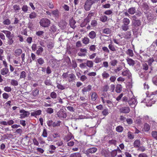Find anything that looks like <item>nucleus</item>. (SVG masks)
<instances>
[{
  "instance_id": "f257e3e1",
  "label": "nucleus",
  "mask_w": 157,
  "mask_h": 157,
  "mask_svg": "<svg viewBox=\"0 0 157 157\" xmlns=\"http://www.w3.org/2000/svg\"><path fill=\"white\" fill-rule=\"evenodd\" d=\"M25 54L24 53L21 55V57H18L13 59V65L15 67L21 66L23 64L25 63Z\"/></svg>"
},
{
  "instance_id": "c9c22d12",
  "label": "nucleus",
  "mask_w": 157,
  "mask_h": 157,
  "mask_svg": "<svg viewBox=\"0 0 157 157\" xmlns=\"http://www.w3.org/2000/svg\"><path fill=\"white\" fill-rule=\"evenodd\" d=\"M150 125L146 123L144 124V129L145 131H148L150 130Z\"/></svg>"
},
{
  "instance_id": "49530a36",
  "label": "nucleus",
  "mask_w": 157,
  "mask_h": 157,
  "mask_svg": "<svg viewBox=\"0 0 157 157\" xmlns=\"http://www.w3.org/2000/svg\"><path fill=\"white\" fill-rule=\"evenodd\" d=\"M90 19V18L87 17L84 19V21L82 24L83 25H86L89 22Z\"/></svg>"
},
{
  "instance_id": "dca6fc26",
  "label": "nucleus",
  "mask_w": 157,
  "mask_h": 157,
  "mask_svg": "<svg viewBox=\"0 0 157 157\" xmlns=\"http://www.w3.org/2000/svg\"><path fill=\"white\" fill-rule=\"evenodd\" d=\"M128 88H131L132 86V79L131 78V74L128 71Z\"/></svg>"
},
{
  "instance_id": "72a5a7b5",
  "label": "nucleus",
  "mask_w": 157,
  "mask_h": 157,
  "mask_svg": "<svg viewBox=\"0 0 157 157\" xmlns=\"http://www.w3.org/2000/svg\"><path fill=\"white\" fill-rule=\"evenodd\" d=\"M83 44H89L90 41L89 39L87 37H84L82 40Z\"/></svg>"
},
{
  "instance_id": "5701e85b",
  "label": "nucleus",
  "mask_w": 157,
  "mask_h": 157,
  "mask_svg": "<svg viewBox=\"0 0 157 157\" xmlns=\"http://www.w3.org/2000/svg\"><path fill=\"white\" fill-rule=\"evenodd\" d=\"M117 141L116 140L112 139L109 140L108 142L109 146H110L112 145H113L116 146L117 144Z\"/></svg>"
},
{
  "instance_id": "a19ab883",
  "label": "nucleus",
  "mask_w": 157,
  "mask_h": 157,
  "mask_svg": "<svg viewBox=\"0 0 157 157\" xmlns=\"http://www.w3.org/2000/svg\"><path fill=\"white\" fill-rule=\"evenodd\" d=\"M141 119L142 118L140 117L137 118L135 121V123L137 124L140 125L142 124Z\"/></svg>"
},
{
  "instance_id": "37998d69",
  "label": "nucleus",
  "mask_w": 157,
  "mask_h": 157,
  "mask_svg": "<svg viewBox=\"0 0 157 157\" xmlns=\"http://www.w3.org/2000/svg\"><path fill=\"white\" fill-rule=\"evenodd\" d=\"M37 16L36 13L35 12H32L29 15V17L32 19H34Z\"/></svg>"
},
{
  "instance_id": "de8ad7c7",
  "label": "nucleus",
  "mask_w": 157,
  "mask_h": 157,
  "mask_svg": "<svg viewBox=\"0 0 157 157\" xmlns=\"http://www.w3.org/2000/svg\"><path fill=\"white\" fill-rule=\"evenodd\" d=\"M151 135L155 139L157 140V132L156 131H152L151 133Z\"/></svg>"
},
{
  "instance_id": "13d9d810",
  "label": "nucleus",
  "mask_w": 157,
  "mask_h": 157,
  "mask_svg": "<svg viewBox=\"0 0 157 157\" xmlns=\"http://www.w3.org/2000/svg\"><path fill=\"white\" fill-rule=\"evenodd\" d=\"M116 130L118 132H121L123 131V128L121 126H119L116 128Z\"/></svg>"
},
{
  "instance_id": "6e6d98bb",
  "label": "nucleus",
  "mask_w": 157,
  "mask_h": 157,
  "mask_svg": "<svg viewBox=\"0 0 157 157\" xmlns=\"http://www.w3.org/2000/svg\"><path fill=\"white\" fill-rule=\"evenodd\" d=\"M111 30L109 28H105L103 31V33L107 34H109L111 33Z\"/></svg>"
},
{
  "instance_id": "e2e57ef3",
  "label": "nucleus",
  "mask_w": 157,
  "mask_h": 157,
  "mask_svg": "<svg viewBox=\"0 0 157 157\" xmlns=\"http://www.w3.org/2000/svg\"><path fill=\"white\" fill-rule=\"evenodd\" d=\"M109 89V86L108 85H104L102 88V91L104 92H106Z\"/></svg>"
},
{
  "instance_id": "c85d7f7f",
  "label": "nucleus",
  "mask_w": 157,
  "mask_h": 157,
  "mask_svg": "<svg viewBox=\"0 0 157 157\" xmlns=\"http://www.w3.org/2000/svg\"><path fill=\"white\" fill-rule=\"evenodd\" d=\"M109 76V74L106 71H104L102 74V76L103 79H107Z\"/></svg>"
},
{
  "instance_id": "39448f33",
  "label": "nucleus",
  "mask_w": 157,
  "mask_h": 157,
  "mask_svg": "<svg viewBox=\"0 0 157 157\" xmlns=\"http://www.w3.org/2000/svg\"><path fill=\"white\" fill-rule=\"evenodd\" d=\"M40 25L43 27H48L51 23L50 21L47 18H42L39 22Z\"/></svg>"
},
{
  "instance_id": "4be33fe9",
  "label": "nucleus",
  "mask_w": 157,
  "mask_h": 157,
  "mask_svg": "<svg viewBox=\"0 0 157 157\" xmlns=\"http://www.w3.org/2000/svg\"><path fill=\"white\" fill-rule=\"evenodd\" d=\"M96 33L94 31H92L90 32L88 36L91 39H93L96 37Z\"/></svg>"
},
{
  "instance_id": "680f3d73",
  "label": "nucleus",
  "mask_w": 157,
  "mask_h": 157,
  "mask_svg": "<svg viewBox=\"0 0 157 157\" xmlns=\"http://www.w3.org/2000/svg\"><path fill=\"white\" fill-rule=\"evenodd\" d=\"M104 14L106 15H110L113 13V10H108L104 12Z\"/></svg>"
},
{
  "instance_id": "5fc2aeb1",
  "label": "nucleus",
  "mask_w": 157,
  "mask_h": 157,
  "mask_svg": "<svg viewBox=\"0 0 157 157\" xmlns=\"http://www.w3.org/2000/svg\"><path fill=\"white\" fill-rule=\"evenodd\" d=\"M26 72L24 71H22L21 73L20 78V79H25L26 77Z\"/></svg>"
},
{
  "instance_id": "ddd939ff",
  "label": "nucleus",
  "mask_w": 157,
  "mask_h": 157,
  "mask_svg": "<svg viewBox=\"0 0 157 157\" xmlns=\"http://www.w3.org/2000/svg\"><path fill=\"white\" fill-rule=\"evenodd\" d=\"M142 14L140 12H136L135 15L133 16L132 18V20H139L140 17L142 16Z\"/></svg>"
},
{
  "instance_id": "20e7f679",
  "label": "nucleus",
  "mask_w": 157,
  "mask_h": 157,
  "mask_svg": "<svg viewBox=\"0 0 157 157\" xmlns=\"http://www.w3.org/2000/svg\"><path fill=\"white\" fill-rule=\"evenodd\" d=\"M151 95H154L153 98L149 101L147 104V106H151L152 104L155 103V102L157 101V90L151 93Z\"/></svg>"
},
{
  "instance_id": "1a4fd4ad",
  "label": "nucleus",
  "mask_w": 157,
  "mask_h": 157,
  "mask_svg": "<svg viewBox=\"0 0 157 157\" xmlns=\"http://www.w3.org/2000/svg\"><path fill=\"white\" fill-rule=\"evenodd\" d=\"M109 94L105 92H103L101 95V99L103 104H105V101L109 98Z\"/></svg>"
},
{
  "instance_id": "393cba45",
  "label": "nucleus",
  "mask_w": 157,
  "mask_h": 157,
  "mask_svg": "<svg viewBox=\"0 0 157 157\" xmlns=\"http://www.w3.org/2000/svg\"><path fill=\"white\" fill-rule=\"evenodd\" d=\"M132 23L133 25L135 27L139 26L141 25V22L139 19L132 20Z\"/></svg>"
},
{
  "instance_id": "9d476101",
  "label": "nucleus",
  "mask_w": 157,
  "mask_h": 157,
  "mask_svg": "<svg viewBox=\"0 0 157 157\" xmlns=\"http://www.w3.org/2000/svg\"><path fill=\"white\" fill-rule=\"evenodd\" d=\"M76 79V76L73 73H71L68 75L67 80L69 82H72L74 81Z\"/></svg>"
},
{
  "instance_id": "4d7b16f0",
  "label": "nucleus",
  "mask_w": 157,
  "mask_h": 157,
  "mask_svg": "<svg viewBox=\"0 0 157 157\" xmlns=\"http://www.w3.org/2000/svg\"><path fill=\"white\" fill-rule=\"evenodd\" d=\"M41 136L44 137H46L48 136L47 130L45 128L43 129Z\"/></svg>"
},
{
  "instance_id": "58836bf2",
  "label": "nucleus",
  "mask_w": 157,
  "mask_h": 157,
  "mask_svg": "<svg viewBox=\"0 0 157 157\" xmlns=\"http://www.w3.org/2000/svg\"><path fill=\"white\" fill-rule=\"evenodd\" d=\"M10 84L12 85L13 86H17L18 84L17 81L13 79L11 80Z\"/></svg>"
},
{
  "instance_id": "bf43d9fd",
  "label": "nucleus",
  "mask_w": 157,
  "mask_h": 157,
  "mask_svg": "<svg viewBox=\"0 0 157 157\" xmlns=\"http://www.w3.org/2000/svg\"><path fill=\"white\" fill-rule=\"evenodd\" d=\"M96 47L95 45H91L89 47V50L91 51L94 52L96 50Z\"/></svg>"
},
{
  "instance_id": "4468645a",
  "label": "nucleus",
  "mask_w": 157,
  "mask_h": 157,
  "mask_svg": "<svg viewBox=\"0 0 157 157\" xmlns=\"http://www.w3.org/2000/svg\"><path fill=\"white\" fill-rule=\"evenodd\" d=\"M97 151V149L95 147H93L89 148L86 151V154H89L90 153L92 154L95 153Z\"/></svg>"
},
{
  "instance_id": "a211bd4d",
  "label": "nucleus",
  "mask_w": 157,
  "mask_h": 157,
  "mask_svg": "<svg viewBox=\"0 0 157 157\" xmlns=\"http://www.w3.org/2000/svg\"><path fill=\"white\" fill-rule=\"evenodd\" d=\"M42 111L40 109H39L36 111H34L31 113V116L36 117V116L39 115L41 114Z\"/></svg>"
},
{
  "instance_id": "4c0bfd02",
  "label": "nucleus",
  "mask_w": 157,
  "mask_h": 157,
  "mask_svg": "<svg viewBox=\"0 0 157 157\" xmlns=\"http://www.w3.org/2000/svg\"><path fill=\"white\" fill-rule=\"evenodd\" d=\"M44 32L42 31H39L36 32V34L38 36H40L41 37L43 38L44 37L43 34Z\"/></svg>"
},
{
  "instance_id": "9b49d317",
  "label": "nucleus",
  "mask_w": 157,
  "mask_h": 157,
  "mask_svg": "<svg viewBox=\"0 0 157 157\" xmlns=\"http://www.w3.org/2000/svg\"><path fill=\"white\" fill-rule=\"evenodd\" d=\"M123 24L122 25L121 28L122 30L126 31L128 30V19L124 18L123 20Z\"/></svg>"
},
{
  "instance_id": "e433bc0d",
  "label": "nucleus",
  "mask_w": 157,
  "mask_h": 157,
  "mask_svg": "<svg viewBox=\"0 0 157 157\" xmlns=\"http://www.w3.org/2000/svg\"><path fill=\"white\" fill-rule=\"evenodd\" d=\"M140 145V142L139 140H135L134 143V145L136 147H139Z\"/></svg>"
},
{
  "instance_id": "864d4df0",
  "label": "nucleus",
  "mask_w": 157,
  "mask_h": 157,
  "mask_svg": "<svg viewBox=\"0 0 157 157\" xmlns=\"http://www.w3.org/2000/svg\"><path fill=\"white\" fill-rule=\"evenodd\" d=\"M135 64V61L132 59L128 58V64L130 66H133Z\"/></svg>"
},
{
  "instance_id": "7ed1b4c3",
  "label": "nucleus",
  "mask_w": 157,
  "mask_h": 157,
  "mask_svg": "<svg viewBox=\"0 0 157 157\" xmlns=\"http://www.w3.org/2000/svg\"><path fill=\"white\" fill-rule=\"evenodd\" d=\"M99 0H87L84 6V8L86 11H89L90 10L92 5L96 2H97Z\"/></svg>"
},
{
  "instance_id": "aec40b11",
  "label": "nucleus",
  "mask_w": 157,
  "mask_h": 157,
  "mask_svg": "<svg viewBox=\"0 0 157 157\" xmlns=\"http://www.w3.org/2000/svg\"><path fill=\"white\" fill-rule=\"evenodd\" d=\"M98 97V95L96 92H94L91 93V98L92 101H95Z\"/></svg>"
},
{
  "instance_id": "a18cd8bd",
  "label": "nucleus",
  "mask_w": 157,
  "mask_h": 157,
  "mask_svg": "<svg viewBox=\"0 0 157 157\" xmlns=\"http://www.w3.org/2000/svg\"><path fill=\"white\" fill-rule=\"evenodd\" d=\"M61 123V121L59 120L57 121L54 122V128L56 127H59L60 126V124Z\"/></svg>"
},
{
  "instance_id": "0eeeda50",
  "label": "nucleus",
  "mask_w": 157,
  "mask_h": 157,
  "mask_svg": "<svg viewBox=\"0 0 157 157\" xmlns=\"http://www.w3.org/2000/svg\"><path fill=\"white\" fill-rule=\"evenodd\" d=\"M19 112L20 113V118H21L28 117L30 114V113L29 112L26 111L23 109L20 110Z\"/></svg>"
},
{
  "instance_id": "cd10ccee",
  "label": "nucleus",
  "mask_w": 157,
  "mask_h": 157,
  "mask_svg": "<svg viewBox=\"0 0 157 157\" xmlns=\"http://www.w3.org/2000/svg\"><path fill=\"white\" fill-rule=\"evenodd\" d=\"M86 66L89 68H91L93 67L94 63L91 60H87L86 61Z\"/></svg>"
},
{
  "instance_id": "79ce46f5",
  "label": "nucleus",
  "mask_w": 157,
  "mask_h": 157,
  "mask_svg": "<svg viewBox=\"0 0 157 157\" xmlns=\"http://www.w3.org/2000/svg\"><path fill=\"white\" fill-rule=\"evenodd\" d=\"M56 87L59 89L61 90H63L65 89V86L58 83H57Z\"/></svg>"
},
{
  "instance_id": "3c124183",
  "label": "nucleus",
  "mask_w": 157,
  "mask_h": 157,
  "mask_svg": "<svg viewBox=\"0 0 157 157\" xmlns=\"http://www.w3.org/2000/svg\"><path fill=\"white\" fill-rule=\"evenodd\" d=\"M52 14L56 17H57L59 15V11L57 9L54 10L52 12Z\"/></svg>"
},
{
  "instance_id": "ea45409f",
  "label": "nucleus",
  "mask_w": 157,
  "mask_h": 157,
  "mask_svg": "<svg viewBox=\"0 0 157 157\" xmlns=\"http://www.w3.org/2000/svg\"><path fill=\"white\" fill-rule=\"evenodd\" d=\"M29 8V7L27 5H24L22 7V10L25 13H27L28 10Z\"/></svg>"
},
{
  "instance_id": "473e14b6",
  "label": "nucleus",
  "mask_w": 157,
  "mask_h": 157,
  "mask_svg": "<svg viewBox=\"0 0 157 157\" xmlns=\"http://www.w3.org/2000/svg\"><path fill=\"white\" fill-rule=\"evenodd\" d=\"M13 9L15 11L16 13L18 12L21 9L20 6L17 4H15L13 5Z\"/></svg>"
},
{
  "instance_id": "774afa93",
  "label": "nucleus",
  "mask_w": 157,
  "mask_h": 157,
  "mask_svg": "<svg viewBox=\"0 0 157 157\" xmlns=\"http://www.w3.org/2000/svg\"><path fill=\"white\" fill-rule=\"evenodd\" d=\"M49 148L52 150V151H50L51 153H52L54 152L56 147L54 145H51L49 146Z\"/></svg>"
},
{
  "instance_id": "7c9ffc66",
  "label": "nucleus",
  "mask_w": 157,
  "mask_h": 157,
  "mask_svg": "<svg viewBox=\"0 0 157 157\" xmlns=\"http://www.w3.org/2000/svg\"><path fill=\"white\" fill-rule=\"evenodd\" d=\"M70 157H82V156L79 152H75L71 154Z\"/></svg>"
},
{
  "instance_id": "6ab92c4d",
  "label": "nucleus",
  "mask_w": 157,
  "mask_h": 157,
  "mask_svg": "<svg viewBox=\"0 0 157 157\" xmlns=\"http://www.w3.org/2000/svg\"><path fill=\"white\" fill-rule=\"evenodd\" d=\"M32 95L33 97H36L38 96L39 94V90L37 88H36L33 90L32 93Z\"/></svg>"
},
{
  "instance_id": "bb28decb",
  "label": "nucleus",
  "mask_w": 157,
  "mask_h": 157,
  "mask_svg": "<svg viewBox=\"0 0 157 157\" xmlns=\"http://www.w3.org/2000/svg\"><path fill=\"white\" fill-rule=\"evenodd\" d=\"M44 63V60L42 58H40L37 59L36 65L38 64L40 65H42Z\"/></svg>"
},
{
  "instance_id": "423d86ee",
  "label": "nucleus",
  "mask_w": 157,
  "mask_h": 157,
  "mask_svg": "<svg viewBox=\"0 0 157 157\" xmlns=\"http://www.w3.org/2000/svg\"><path fill=\"white\" fill-rule=\"evenodd\" d=\"M56 115L60 119L65 118L67 116L66 111L63 109H60L59 111L57 112Z\"/></svg>"
},
{
  "instance_id": "603ef678",
  "label": "nucleus",
  "mask_w": 157,
  "mask_h": 157,
  "mask_svg": "<svg viewBox=\"0 0 157 157\" xmlns=\"http://www.w3.org/2000/svg\"><path fill=\"white\" fill-rule=\"evenodd\" d=\"M50 96L52 98L55 99L56 98L57 95L56 93L53 91L51 93Z\"/></svg>"
},
{
  "instance_id": "412c9836",
  "label": "nucleus",
  "mask_w": 157,
  "mask_h": 157,
  "mask_svg": "<svg viewBox=\"0 0 157 157\" xmlns=\"http://www.w3.org/2000/svg\"><path fill=\"white\" fill-rule=\"evenodd\" d=\"M108 17L105 15L101 16L100 18V20L103 22H105L108 21Z\"/></svg>"
},
{
  "instance_id": "c756f323",
  "label": "nucleus",
  "mask_w": 157,
  "mask_h": 157,
  "mask_svg": "<svg viewBox=\"0 0 157 157\" xmlns=\"http://www.w3.org/2000/svg\"><path fill=\"white\" fill-rule=\"evenodd\" d=\"M147 19L150 21H152L155 18V17L152 14L150 13H148L147 15Z\"/></svg>"
},
{
  "instance_id": "f704fd0d",
  "label": "nucleus",
  "mask_w": 157,
  "mask_h": 157,
  "mask_svg": "<svg viewBox=\"0 0 157 157\" xmlns=\"http://www.w3.org/2000/svg\"><path fill=\"white\" fill-rule=\"evenodd\" d=\"M47 124L48 126L49 127H53L54 128V122L52 120H50L47 121Z\"/></svg>"
},
{
  "instance_id": "69168bd1",
  "label": "nucleus",
  "mask_w": 157,
  "mask_h": 157,
  "mask_svg": "<svg viewBox=\"0 0 157 157\" xmlns=\"http://www.w3.org/2000/svg\"><path fill=\"white\" fill-rule=\"evenodd\" d=\"M102 113L105 116L108 115L109 114L108 109H103L102 112Z\"/></svg>"
},
{
  "instance_id": "f03ea898",
  "label": "nucleus",
  "mask_w": 157,
  "mask_h": 157,
  "mask_svg": "<svg viewBox=\"0 0 157 157\" xmlns=\"http://www.w3.org/2000/svg\"><path fill=\"white\" fill-rule=\"evenodd\" d=\"M1 32L4 33L6 35V37L8 38V43L9 45H12L14 43V40L13 39L14 37V35L13 34H11L10 32L6 30L1 31Z\"/></svg>"
},
{
  "instance_id": "0e129e2a",
  "label": "nucleus",
  "mask_w": 157,
  "mask_h": 157,
  "mask_svg": "<svg viewBox=\"0 0 157 157\" xmlns=\"http://www.w3.org/2000/svg\"><path fill=\"white\" fill-rule=\"evenodd\" d=\"M136 11V10L135 8L132 7L130 8L128 10V12L130 14H133Z\"/></svg>"
},
{
  "instance_id": "6e6552de",
  "label": "nucleus",
  "mask_w": 157,
  "mask_h": 157,
  "mask_svg": "<svg viewBox=\"0 0 157 157\" xmlns=\"http://www.w3.org/2000/svg\"><path fill=\"white\" fill-rule=\"evenodd\" d=\"M133 96L132 95L131 98H130L129 100L128 101V104L131 107L134 108L136 106L137 103L135 98H133Z\"/></svg>"
},
{
  "instance_id": "338daca9",
  "label": "nucleus",
  "mask_w": 157,
  "mask_h": 157,
  "mask_svg": "<svg viewBox=\"0 0 157 157\" xmlns=\"http://www.w3.org/2000/svg\"><path fill=\"white\" fill-rule=\"evenodd\" d=\"M4 90L6 92H10L11 91L12 89L10 87L7 86L4 87Z\"/></svg>"
},
{
  "instance_id": "a878e982",
  "label": "nucleus",
  "mask_w": 157,
  "mask_h": 157,
  "mask_svg": "<svg viewBox=\"0 0 157 157\" xmlns=\"http://www.w3.org/2000/svg\"><path fill=\"white\" fill-rule=\"evenodd\" d=\"M43 48L41 46H38V50L36 52V54L38 56L41 55L43 51Z\"/></svg>"
},
{
  "instance_id": "b1692460",
  "label": "nucleus",
  "mask_w": 157,
  "mask_h": 157,
  "mask_svg": "<svg viewBox=\"0 0 157 157\" xmlns=\"http://www.w3.org/2000/svg\"><path fill=\"white\" fill-rule=\"evenodd\" d=\"M76 23L75 21L73 19H71L70 20L69 24L70 27L73 29H74L76 27L75 24Z\"/></svg>"
},
{
  "instance_id": "f3484780",
  "label": "nucleus",
  "mask_w": 157,
  "mask_h": 157,
  "mask_svg": "<svg viewBox=\"0 0 157 157\" xmlns=\"http://www.w3.org/2000/svg\"><path fill=\"white\" fill-rule=\"evenodd\" d=\"M92 89V86L91 85H88L87 86L84 87L82 90V92L83 94L87 92H89Z\"/></svg>"
},
{
  "instance_id": "052dcab7",
  "label": "nucleus",
  "mask_w": 157,
  "mask_h": 157,
  "mask_svg": "<svg viewBox=\"0 0 157 157\" xmlns=\"http://www.w3.org/2000/svg\"><path fill=\"white\" fill-rule=\"evenodd\" d=\"M142 69L145 71H147L148 68V65L146 63H144L142 64Z\"/></svg>"
},
{
  "instance_id": "09e8293b",
  "label": "nucleus",
  "mask_w": 157,
  "mask_h": 157,
  "mask_svg": "<svg viewBox=\"0 0 157 157\" xmlns=\"http://www.w3.org/2000/svg\"><path fill=\"white\" fill-rule=\"evenodd\" d=\"M98 25V23L96 20H94L92 21L91 25L92 27H96Z\"/></svg>"
},
{
  "instance_id": "2eb2a0df",
  "label": "nucleus",
  "mask_w": 157,
  "mask_h": 157,
  "mask_svg": "<svg viewBox=\"0 0 157 157\" xmlns=\"http://www.w3.org/2000/svg\"><path fill=\"white\" fill-rule=\"evenodd\" d=\"M22 53V50L21 49H15L14 52V55L16 57H18L20 55L21 56Z\"/></svg>"
},
{
  "instance_id": "8fccbe9b",
  "label": "nucleus",
  "mask_w": 157,
  "mask_h": 157,
  "mask_svg": "<svg viewBox=\"0 0 157 157\" xmlns=\"http://www.w3.org/2000/svg\"><path fill=\"white\" fill-rule=\"evenodd\" d=\"M46 112L49 114H52L54 112L53 109L51 107L47 108L46 109Z\"/></svg>"
},
{
  "instance_id": "f8f14e48",
  "label": "nucleus",
  "mask_w": 157,
  "mask_h": 157,
  "mask_svg": "<svg viewBox=\"0 0 157 157\" xmlns=\"http://www.w3.org/2000/svg\"><path fill=\"white\" fill-rule=\"evenodd\" d=\"M0 74L3 75H7L9 74V70L8 67H4L0 70Z\"/></svg>"
},
{
  "instance_id": "2f4dec72",
  "label": "nucleus",
  "mask_w": 157,
  "mask_h": 157,
  "mask_svg": "<svg viewBox=\"0 0 157 157\" xmlns=\"http://www.w3.org/2000/svg\"><path fill=\"white\" fill-rule=\"evenodd\" d=\"M56 61L54 59H51L50 61V64L51 66L53 68L56 67Z\"/></svg>"
},
{
  "instance_id": "c03bdc74",
  "label": "nucleus",
  "mask_w": 157,
  "mask_h": 157,
  "mask_svg": "<svg viewBox=\"0 0 157 157\" xmlns=\"http://www.w3.org/2000/svg\"><path fill=\"white\" fill-rule=\"evenodd\" d=\"M120 111L121 113H128V108L127 107H122L120 109Z\"/></svg>"
}]
</instances>
